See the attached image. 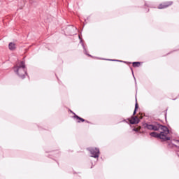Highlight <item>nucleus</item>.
I'll return each instance as SVG.
<instances>
[{
  "instance_id": "nucleus-1",
  "label": "nucleus",
  "mask_w": 179,
  "mask_h": 179,
  "mask_svg": "<svg viewBox=\"0 0 179 179\" xmlns=\"http://www.w3.org/2000/svg\"><path fill=\"white\" fill-rule=\"evenodd\" d=\"M13 69L15 73L21 79H24L26 78V75H27V69H26L24 61H22L20 66H14Z\"/></svg>"
},
{
  "instance_id": "nucleus-2",
  "label": "nucleus",
  "mask_w": 179,
  "mask_h": 179,
  "mask_svg": "<svg viewBox=\"0 0 179 179\" xmlns=\"http://www.w3.org/2000/svg\"><path fill=\"white\" fill-rule=\"evenodd\" d=\"M162 134L163 133L158 134L157 132L153 131L150 133V135L152 138H157L158 139H161L162 142H167V141H170V137H162Z\"/></svg>"
},
{
  "instance_id": "nucleus-3",
  "label": "nucleus",
  "mask_w": 179,
  "mask_h": 179,
  "mask_svg": "<svg viewBox=\"0 0 179 179\" xmlns=\"http://www.w3.org/2000/svg\"><path fill=\"white\" fill-rule=\"evenodd\" d=\"M88 150L91 153V157H94V159H98L100 156V150L97 148H90Z\"/></svg>"
},
{
  "instance_id": "nucleus-4",
  "label": "nucleus",
  "mask_w": 179,
  "mask_h": 179,
  "mask_svg": "<svg viewBox=\"0 0 179 179\" xmlns=\"http://www.w3.org/2000/svg\"><path fill=\"white\" fill-rule=\"evenodd\" d=\"M159 129L162 131L160 132V134H162L161 136H162V138H169V136H167V135L170 134V130L169 129V127H167V126L159 124Z\"/></svg>"
},
{
  "instance_id": "nucleus-5",
  "label": "nucleus",
  "mask_w": 179,
  "mask_h": 179,
  "mask_svg": "<svg viewBox=\"0 0 179 179\" xmlns=\"http://www.w3.org/2000/svg\"><path fill=\"white\" fill-rule=\"evenodd\" d=\"M127 120L129 122L131 125H135L136 124H139V122H141V120H139V117L137 116H131V120L127 118Z\"/></svg>"
},
{
  "instance_id": "nucleus-6",
  "label": "nucleus",
  "mask_w": 179,
  "mask_h": 179,
  "mask_svg": "<svg viewBox=\"0 0 179 179\" xmlns=\"http://www.w3.org/2000/svg\"><path fill=\"white\" fill-rule=\"evenodd\" d=\"M171 5H173V1L164 2L159 5L158 9H164L169 8V6H171Z\"/></svg>"
},
{
  "instance_id": "nucleus-7",
  "label": "nucleus",
  "mask_w": 179,
  "mask_h": 179,
  "mask_svg": "<svg viewBox=\"0 0 179 179\" xmlns=\"http://www.w3.org/2000/svg\"><path fill=\"white\" fill-rule=\"evenodd\" d=\"M79 39L80 40V43H81L82 47L83 48L85 55H87L88 57H93L91 55H90L89 53H87V50H86V48L85 47V44H83V41H82V38H80V36H79Z\"/></svg>"
},
{
  "instance_id": "nucleus-8",
  "label": "nucleus",
  "mask_w": 179,
  "mask_h": 179,
  "mask_svg": "<svg viewBox=\"0 0 179 179\" xmlns=\"http://www.w3.org/2000/svg\"><path fill=\"white\" fill-rule=\"evenodd\" d=\"M73 118L76 120V122L80 123V122H85L86 120L79 117L78 115L75 114L74 116H73Z\"/></svg>"
},
{
  "instance_id": "nucleus-9",
  "label": "nucleus",
  "mask_w": 179,
  "mask_h": 179,
  "mask_svg": "<svg viewBox=\"0 0 179 179\" xmlns=\"http://www.w3.org/2000/svg\"><path fill=\"white\" fill-rule=\"evenodd\" d=\"M143 127L145 129H149L150 131H152L153 124H150L149 123H144Z\"/></svg>"
},
{
  "instance_id": "nucleus-10",
  "label": "nucleus",
  "mask_w": 179,
  "mask_h": 179,
  "mask_svg": "<svg viewBox=\"0 0 179 179\" xmlns=\"http://www.w3.org/2000/svg\"><path fill=\"white\" fill-rule=\"evenodd\" d=\"M160 129V123L155 122L152 124V131H159Z\"/></svg>"
},
{
  "instance_id": "nucleus-11",
  "label": "nucleus",
  "mask_w": 179,
  "mask_h": 179,
  "mask_svg": "<svg viewBox=\"0 0 179 179\" xmlns=\"http://www.w3.org/2000/svg\"><path fill=\"white\" fill-rule=\"evenodd\" d=\"M138 108H139V106L138 105V99H136V103H135L134 110L133 112V117L136 115V111H138Z\"/></svg>"
},
{
  "instance_id": "nucleus-12",
  "label": "nucleus",
  "mask_w": 179,
  "mask_h": 179,
  "mask_svg": "<svg viewBox=\"0 0 179 179\" xmlns=\"http://www.w3.org/2000/svg\"><path fill=\"white\" fill-rule=\"evenodd\" d=\"M8 48L10 50V51H14V50H16V45L12 42H10L8 44Z\"/></svg>"
},
{
  "instance_id": "nucleus-13",
  "label": "nucleus",
  "mask_w": 179,
  "mask_h": 179,
  "mask_svg": "<svg viewBox=\"0 0 179 179\" xmlns=\"http://www.w3.org/2000/svg\"><path fill=\"white\" fill-rule=\"evenodd\" d=\"M101 59H103L106 61H113L115 62H124V64H127V62H124V61L118 60V59H104V58H101Z\"/></svg>"
},
{
  "instance_id": "nucleus-14",
  "label": "nucleus",
  "mask_w": 179,
  "mask_h": 179,
  "mask_svg": "<svg viewBox=\"0 0 179 179\" xmlns=\"http://www.w3.org/2000/svg\"><path fill=\"white\" fill-rule=\"evenodd\" d=\"M132 65H133L134 68H136V67L138 68L141 65V62H134L132 63Z\"/></svg>"
},
{
  "instance_id": "nucleus-15",
  "label": "nucleus",
  "mask_w": 179,
  "mask_h": 179,
  "mask_svg": "<svg viewBox=\"0 0 179 179\" xmlns=\"http://www.w3.org/2000/svg\"><path fill=\"white\" fill-rule=\"evenodd\" d=\"M130 69H131V72H132V75H133V76H134V80H135V81L136 82V79L135 78V76L134 75V69H132V67H130Z\"/></svg>"
},
{
  "instance_id": "nucleus-16",
  "label": "nucleus",
  "mask_w": 179,
  "mask_h": 179,
  "mask_svg": "<svg viewBox=\"0 0 179 179\" xmlns=\"http://www.w3.org/2000/svg\"><path fill=\"white\" fill-rule=\"evenodd\" d=\"M123 122H126V124H129V121L128 122V119H124Z\"/></svg>"
},
{
  "instance_id": "nucleus-17",
  "label": "nucleus",
  "mask_w": 179,
  "mask_h": 179,
  "mask_svg": "<svg viewBox=\"0 0 179 179\" xmlns=\"http://www.w3.org/2000/svg\"><path fill=\"white\" fill-rule=\"evenodd\" d=\"M132 131H134V132H139V130L136 128H134Z\"/></svg>"
},
{
  "instance_id": "nucleus-18",
  "label": "nucleus",
  "mask_w": 179,
  "mask_h": 179,
  "mask_svg": "<svg viewBox=\"0 0 179 179\" xmlns=\"http://www.w3.org/2000/svg\"><path fill=\"white\" fill-rule=\"evenodd\" d=\"M71 111V114H73V115H75V114H76V113H75L73 111H72V110H70Z\"/></svg>"
},
{
  "instance_id": "nucleus-19",
  "label": "nucleus",
  "mask_w": 179,
  "mask_h": 179,
  "mask_svg": "<svg viewBox=\"0 0 179 179\" xmlns=\"http://www.w3.org/2000/svg\"><path fill=\"white\" fill-rule=\"evenodd\" d=\"M85 122H87V124H90V122H89L88 120H85Z\"/></svg>"
},
{
  "instance_id": "nucleus-20",
  "label": "nucleus",
  "mask_w": 179,
  "mask_h": 179,
  "mask_svg": "<svg viewBox=\"0 0 179 179\" xmlns=\"http://www.w3.org/2000/svg\"><path fill=\"white\" fill-rule=\"evenodd\" d=\"M165 118L166 119L167 118V112H166V113H165Z\"/></svg>"
},
{
  "instance_id": "nucleus-21",
  "label": "nucleus",
  "mask_w": 179,
  "mask_h": 179,
  "mask_svg": "<svg viewBox=\"0 0 179 179\" xmlns=\"http://www.w3.org/2000/svg\"><path fill=\"white\" fill-rule=\"evenodd\" d=\"M175 148H178V146L177 145H174Z\"/></svg>"
},
{
  "instance_id": "nucleus-22",
  "label": "nucleus",
  "mask_w": 179,
  "mask_h": 179,
  "mask_svg": "<svg viewBox=\"0 0 179 179\" xmlns=\"http://www.w3.org/2000/svg\"><path fill=\"white\" fill-rule=\"evenodd\" d=\"M149 11V9H148V10H146V12H148Z\"/></svg>"
},
{
  "instance_id": "nucleus-23",
  "label": "nucleus",
  "mask_w": 179,
  "mask_h": 179,
  "mask_svg": "<svg viewBox=\"0 0 179 179\" xmlns=\"http://www.w3.org/2000/svg\"><path fill=\"white\" fill-rule=\"evenodd\" d=\"M145 5L146 6V5H148L146 3H145Z\"/></svg>"
},
{
  "instance_id": "nucleus-24",
  "label": "nucleus",
  "mask_w": 179,
  "mask_h": 179,
  "mask_svg": "<svg viewBox=\"0 0 179 179\" xmlns=\"http://www.w3.org/2000/svg\"><path fill=\"white\" fill-rule=\"evenodd\" d=\"M177 142H179V140H177Z\"/></svg>"
}]
</instances>
